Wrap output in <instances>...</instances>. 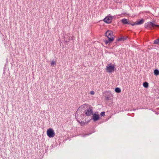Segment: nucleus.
<instances>
[{
  "label": "nucleus",
  "instance_id": "16",
  "mask_svg": "<svg viewBox=\"0 0 159 159\" xmlns=\"http://www.w3.org/2000/svg\"><path fill=\"white\" fill-rule=\"evenodd\" d=\"M125 39L124 38H121L118 39V41H121L122 40H124Z\"/></svg>",
  "mask_w": 159,
  "mask_h": 159
},
{
  "label": "nucleus",
  "instance_id": "4",
  "mask_svg": "<svg viewBox=\"0 0 159 159\" xmlns=\"http://www.w3.org/2000/svg\"><path fill=\"white\" fill-rule=\"evenodd\" d=\"M106 70L109 73L111 72L114 71V66L109 64L108 66H107Z\"/></svg>",
  "mask_w": 159,
  "mask_h": 159
},
{
  "label": "nucleus",
  "instance_id": "18",
  "mask_svg": "<svg viewBox=\"0 0 159 159\" xmlns=\"http://www.w3.org/2000/svg\"><path fill=\"white\" fill-rule=\"evenodd\" d=\"M102 116H104L105 115V112L104 111H103L101 112L100 114Z\"/></svg>",
  "mask_w": 159,
  "mask_h": 159
},
{
  "label": "nucleus",
  "instance_id": "10",
  "mask_svg": "<svg viewBox=\"0 0 159 159\" xmlns=\"http://www.w3.org/2000/svg\"><path fill=\"white\" fill-rule=\"evenodd\" d=\"M108 39V40H106L105 41V43L106 44L111 43V42L114 40V38L113 37L109 38Z\"/></svg>",
  "mask_w": 159,
  "mask_h": 159
},
{
  "label": "nucleus",
  "instance_id": "13",
  "mask_svg": "<svg viewBox=\"0 0 159 159\" xmlns=\"http://www.w3.org/2000/svg\"><path fill=\"white\" fill-rule=\"evenodd\" d=\"M143 86L145 88H147L148 86V84L147 82H145L143 84Z\"/></svg>",
  "mask_w": 159,
  "mask_h": 159
},
{
  "label": "nucleus",
  "instance_id": "15",
  "mask_svg": "<svg viewBox=\"0 0 159 159\" xmlns=\"http://www.w3.org/2000/svg\"><path fill=\"white\" fill-rule=\"evenodd\" d=\"M77 121L81 125H82V126L84 125L85 124V123L84 122V121L80 122L78 120H77Z\"/></svg>",
  "mask_w": 159,
  "mask_h": 159
},
{
  "label": "nucleus",
  "instance_id": "19",
  "mask_svg": "<svg viewBox=\"0 0 159 159\" xmlns=\"http://www.w3.org/2000/svg\"><path fill=\"white\" fill-rule=\"evenodd\" d=\"M90 94H91L92 95H93L95 94L94 92L93 91H90Z\"/></svg>",
  "mask_w": 159,
  "mask_h": 159
},
{
  "label": "nucleus",
  "instance_id": "12",
  "mask_svg": "<svg viewBox=\"0 0 159 159\" xmlns=\"http://www.w3.org/2000/svg\"><path fill=\"white\" fill-rule=\"evenodd\" d=\"M115 91L117 93H120L121 92V90L120 88H116L115 89Z\"/></svg>",
  "mask_w": 159,
  "mask_h": 159
},
{
  "label": "nucleus",
  "instance_id": "6",
  "mask_svg": "<svg viewBox=\"0 0 159 159\" xmlns=\"http://www.w3.org/2000/svg\"><path fill=\"white\" fill-rule=\"evenodd\" d=\"M105 34L108 38L112 37L114 38V36L113 35V32L111 30H108L105 33Z\"/></svg>",
  "mask_w": 159,
  "mask_h": 159
},
{
  "label": "nucleus",
  "instance_id": "11",
  "mask_svg": "<svg viewBox=\"0 0 159 159\" xmlns=\"http://www.w3.org/2000/svg\"><path fill=\"white\" fill-rule=\"evenodd\" d=\"M154 73L155 75L157 76L159 75V71L157 69L154 70Z\"/></svg>",
  "mask_w": 159,
  "mask_h": 159
},
{
  "label": "nucleus",
  "instance_id": "2",
  "mask_svg": "<svg viewBox=\"0 0 159 159\" xmlns=\"http://www.w3.org/2000/svg\"><path fill=\"white\" fill-rule=\"evenodd\" d=\"M47 134L48 136L50 138H53L55 135V133L54 131L52 128H49L47 129Z\"/></svg>",
  "mask_w": 159,
  "mask_h": 159
},
{
  "label": "nucleus",
  "instance_id": "17",
  "mask_svg": "<svg viewBox=\"0 0 159 159\" xmlns=\"http://www.w3.org/2000/svg\"><path fill=\"white\" fill-rule=\"evenodd\" d=\"M51 65L54 66L56 64L55 62L54 61H52L51 62Z\"/></svg>",
  "mask_w": 159,
  "mask_h": 159
},
{
  "label": "nucleus",
  "instance_id": "1",
  "mask_svg": "<svg viewBox=\"0 0 159 159\" xmlns=\"http://www.w3.org/2000/svg\"><path fill=\"white\" fill-rule=\"evenodd\" d=\"M83 108H87L85 111V114L87 116H91L93 114V111L92 107H90V106L87 104H85L82 106Z\"/></svg>",
  "mask_w": 159,
  "mask_h": 159
},
{
  "label": "nucleus",
  "instance_id": "3",
  "mask_svg": "<svg viewBox=\"0 0 159 159\" xmlns=\"http://www.w3.org/2000/svg\"><path fill=\"white\" fill-rule=\"evenodd\" d=\"M159 27V25H157L155 24L152 22H148L145 24L144 27L145 28H149L150 29H152L154 27Z\"/></svg>",
  "mask_w": 159,
  "mask_h": 159
},
{
  "label": "nucleus",
  "instance_id": "9",
  "mask_svg": "<svg viewBox=\"0 0 159 159\" xmlns=\"http://www.w3.org/2000/svg\"><path fill=\"white\" fill-rule=\"evenodd\" d=\"M121 22L122 23L126 24H132V23H131L129 21H128L127 19H123L121 20Z\"/></svg>",
  "mask_w": 159,
  "mask_h": 159
},
{
  "label": "nucleus",
  "instance_id": "5",
  "mask_svg": "<svg viewBox=\"0 0 159 159\" xmlns=\"http://www.w3.org/2000/svg\"><path fill=\"white\" fill-rule=\"evenodd\" d=\"M92 119L94 121H96L99 120L100 118L98 112H95L92 116Z\"/></svg>",
  "mask_w": 159,
  "mask_h": 159
},
{
  "label": "nucleus",
  "instance_id": "8",
  "mask_svg": "<svg viewBox=\"0 0 159 159\" xmlns=\"http://www.w3.org/2000/svg\"><path fill=\"white\" fill-rule=\"evenodd\" d=\"M144 22V20L143 19H142L139 21H138L135 22H134L132 24H131L132 26H134L135 25H139L143 24Z\"/></svg>",
  "mask_w": 159,
  "mask_h": 159
},
{
  "label": "nucleus",
  "instance_id": "7",
  "mask_svg": "<svg viewBox=\"0 0 159 159\" xmlns=\"http://www.w3.org/2000/svg\"><path fill=\"white\" fill-rule=\"evenodd\" d=\"M113 18L112 16H107L104 19V21L107 23L111 22Z\"/></svg>",
  "mask_w": 159,
  "mask_h": 159
},
{
  "label": "nucleus",
  "instance_id": "14",
  "mask_svg": "<svg viewBox=\"0 0 159 159\" xmlns=\"http://www.w3.org/2000/svg\"><path fill=\"white\" fill-rule=\"evenodd\" d=\"M159 43V39L155 40L154 42V44H158Z\"/></svg>",
  "mask_w": 159,
  "mask_h": 159
}]
</instances>
